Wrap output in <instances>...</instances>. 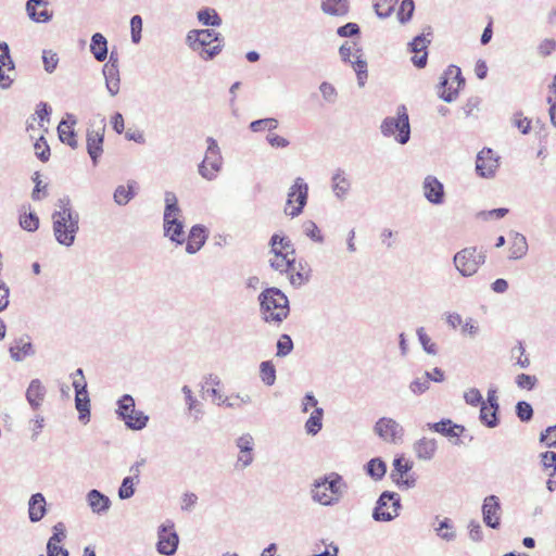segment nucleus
I'll list each match as a JSON object with an SVG mask.
<instances>
[{"label":"nucleus","instance_id":"57","mask_svg":"<svg viewBox=\"0 0 556 556\" xmlns=\"http://www.w3.org/2000/svg\"><path fill=\"white\" fill-rule=\"evenodd\" d=\"M542 466L545 470H552L548 476L553 477L556 473V453L555 452H544L540 455Z\"/></svg>","mask_w":556,"mask_h":556},{"label":"nucleus","instance_id":"9","mask_svg":"<svg viewBox=\"0 0 556 556\" xmlns=\"http://www.w3.org/2000/svg\"><path fill=\"white\" fill-rule=\"evenodd\" d=\"M401 497L397 493L384 491L380 494L372 510V519L378 522H389L399 516Z\"/></svg>","mask_w":556,"mask_h":556},{"label":"nucleus","instance_id":"17","mask_svg":"<svg viewBox=\"0 0 556 556\" xmlns=\"http://www.w3.org/2000/svg\"><path fill=\"white\" fill-rule=\"evenodd\" d=\"M422 194L432 205H442L445 201L444 185L433 175H427L424 178Z\"/></svg>","mask_w":556,"mask_h":556},{"label":"nucleus","instance_id":"60","mask_svg":"<svg viewBox=\"0 0 556 556\" xmlns=\"http://www.w3.org/2000/svg\"><path fill=\"white\" fill-rule=\"evenodd\" d=\"M515 382L518 388L530 391L536 386L538 378L528 374H519L517 375Z\"/></svg>","mask_w":556,"mask_h":556},{"label":"nucleus","instance_id":"58","mask_svg":"<svg viewBox=\"0 0 556 556\" xmlns=\"http://www.w3.org/2000/svg\"><path fill=\"white\" fill-rule=\"evenodd\" d=\"M462 334L471 339L476 338L480 332V327L472 317L466 318L462 325Z\"/></svg>","mask_w":556,"mask_h":556},{"label":"nucleus","instance_id":"44","mask_svg":"<svg viewBox=\"0 0 556 556\" xmlns=\"http://www.w3.org/2000/svg\"><path fill=\"white\" fill-rule=\"evenodd\" d=\"M497 412L494 410V408H490L486 403H482V406L480 408V420L483 425H485L489 428H495L500 420L497 417Z\"/></svg>","mask_w":556,"mask_h":556},{"label":"nucleus","instance_id":"28","mask_svg":"<svg viewBox=\"0 0 556 556\" xmlns=\"http://www.w3.org/2000/svg\"><path fill=\"white\" fill-rule=\"evenodd\" d=\"M207 240V230L202 225H194L191 227L186 244V252L188 254H195L201 250Z\"/></svg>","mask_w":556,"mask_h":556},{"label":"nucleus","instance_id":"15","mask_svg":"<svg viewBox=\"0 0 556 556\" xmlns=\"http://www.w3.org/2000/svg\"><path fill=\"white\" fill-rule=\"evenodd\" d=\"M213 42H223L220 33L214 29H191L186 35V45L192 51H200V48L208 47Z\"/></svg>","mask_w":556,"mask_h":556},{"label":"nucleus","instance_id":"48","mask_svg":"<svg viewBox=\"0 0 556 556\" xmlns=\"http://www.w3.org/2000/svg\"><path fill=\"white\" fill-rule=\"evenodd\" d=\"M303 232L306 237H308L312 241L317 243L324 242V236L317 224L313 220H306L303 223Z\"/></svg>","mask_w":556,"mask_h":556},{"label":"nucleus","instance_id":"32","mask_svg":"<svg viewBox=\"0 0 556 556\" xmlns=\"http://www.w3.org/2000/svg\"><path fill=\"white\" fill-rule=\"evenodd\" d=\"M509 260L522 258L529 249L527 238L520 232L511 231L509 233Z\"/></svg>","mask_w":556,"mask_h":556},{"label":"nucleus","instance_id":"50","mask_svg":"<svg viewBox=\"0 0 556 556\" xmlns=\"http://www.w3.org/2000/svg\"><path fill=\"white\" fill-rule=\"evenodd\" d=\"M278 127V121L274 117H267L262 119H256L251 122L250 129L253 132H260L265 129L267 130H274Z\"/></svg>","mask_w":556,"mask_h":556},{"label":"nucleus","instance_id":"25","mask_svg":"<svg viewBox=\"0 0 556 556\" xmlns=\"http://www.w3.org/2000/svg\"><path fill=\"white\" fill-rule=\"evenodd\" d=\"M428 429L447 438H456L455 444H459V437L466 431L463 425L453 422L451 419H441L438 422L427 424Z\"/></svg>","mask_w":556,"mask_h":556},{"label":"nucleus","instance_id":"21","mask_svg":"<svg viewBox=\"0 0 556 556\" xmlns=\"http://www.w3.org/2000/svg\"><path fill=\"white\" fill-rule=\"evenodd\" d=\"M48 0H27L25 10L33 22L48 23L53 17V13L48 10Z\"/></svg>","mask_w":556,"mask_h":556},{"label":"nucleus","instance_id":"10","mask_svg":"<svg viewBox=\"0 0 556 556\" xmlns=\"http://www.w3.org/2000/svg\"><path fill=\"white\" fill-rule=\"evenodd\" d=\"M464 84L465 78L462 76L460 68L456 65H450L440 78L439 97L445 102H453Z\"/></svg>","mask_w":556,"mask_h":556},{"label":"nucleus","instance_id":"34","mask_svg":"<svg viewBox=\"0 0 556 556\" xmlns=\"http://www.w3.org/2000/svg\"><path fill=\"white\" fill-rule=\"evenodd\" d=\"M350 9L349 0H321L320 10L331 16H344Z\"/></svg>","mask_w":556,"mask_h":556},{"label":"nucleus","instance_id":"40","mask_svg":"<svg viewBox=\"0 0 556 556\" xmlns=\"http://www.w3.org/2000/svg\"><path fill=\"white\" fill-rule=\"evenodd\" d=\"M198 21L204 26L218 27L223 21L215 9L204 8L197 13Z\"/></svg>","mask_w":556,"mask_h":556},{"label":"nucleus","instance_id":"20","mask_svg":"<svg viewBox=\"0 0 556 556\" xmlns=\"http://www.w3.org/2000/svg\"><path fill=\"white\" fill-rule=\"evenodd\" d=\"M103 76L105 78V87L108 92L114 97L119 92V70H118V56L116 53L111 52L109 61L103 66Z\"/></svg>","mask_w":556,"mask_h":556},{"label":"nucleus","instance_id":"31","mask_svg":"<svg viewBox=\"0 0 556 556\" xmlns=\"http://www.w3.org/2000/svg\"><path fill=\"white\" fill-rule=\"evenodd\" d=\"M26 400L31 408L37 409L41 406L45 396L46 388L39 379H33L26 390Z\"/></svg>","mask_w":556,"mask_h":556},{"label":"nucleus","instance_id":"11","mask_svg":"<svg viewBox=\"0 0 556 556\" xmlns=\"http://www.w3.org/2000/svg\"><path fill=\"white\" fill-rule=\"evenodd\" d=\"M206 143L207 149L204 160L199 165V174L207 180H213L222 169L223 157L218 143L214 138L208 137Z\"/></svg>","mask_w":556,"mask_h":556},{"label":"nucleus","instance_id":"12","mask_svg":"<svg viewBox=\"0 0 556 556\" xmlns=\"http://www.w3.org/2000/svg\"><path fill=\"white\" fill-rule=\"evenodd\" d=\"M174 528V522L170 520H166L159 527L156 551L161 555L172 556L177 551L179 536Z\"/></svg>","mask_w":556,"mask_h":556},{"label":"nucleus","instance_id":"45","mask_svg":"<svg viewBox=\"0 0 556 556\" xmlns=\"http://www.w3.org/2000/svg\"><path fill=\"white\" fill-rule=\"evenodd\" d=\"M399 0H374V9L380 18L389 17Z\"/></svg>","mask_w":556,"mask_h":556},{"label":"nucleus","instance_id":"38","mask_svg":"<svg viewBox=\"0 0 556 556\" xmlns=\"http://www.w3.org/2000/svg\"><path fill=\"white\" fill-rule=\"evenodd\" d=\"M435 520L438 521V526L434 527L437 535L446 542L454 541L456 539V531L451 519L444 518L440 520L439 517H435Z\"/></svg>","mask_w":556,"mask_h":556},{"label":"nucleus","instance_id":"1","mask_svg":"<svg viewBox=\"0 0 556 556\" xmlns=\"http://www.w3.org/2000/svg\"><path fill=\"white\" fill-rule=\"evenodd\" d=\"M55 206L51 216L53 236L59 244L72 247L79 230V214L73 208L68 197L60 198Z\"/></svg>","mask_w":556,"mask_h":556},{"label":"nucleus","instance_id":"22","mask_svg":"<svg viewBox=\"0 0 556 556\" xmlns=\"http://www.w3.org/2000/svg\"><path fill=\"white\" fill-rule=\"evenodd\" d=\"M165 210L163 215V230H169L170 225L175 224V222H181L179 219L181 210L178 206V200L174 192L166 191L165 192Z\"/></svg>","mask_w":556,"mask_h":556},{"label":"nucleus","instance_id":"61","mask_svg":"<svg viewBox=\"0 0 556 556\" xmlns=\"http://www.w3.org/2000/svg\"><path fill=\"white\" fill-rule=\"evenodd\" d=\"M141 31H142V18L140 15H134L130 18V33H131V41L134 43H139L141 40Z\"/></svg>","mask_w":556,"mask_h":556},{"label":"nucleus","instance_id":"27","mask_svg":"<svg viewBox=\"0 0 556 556\" xmlns=\"http://www.w3.org/2000/svg\"><path fill=\"white\" fill-rule=\"evenodd\" d=\"M77 124L75 115L67 113L65 118L61 121L58 126L59 138L63 143L68 144L71 148H77V140L75 138L74 126Z\"/></svg>","mask_w":556,"mask_h":556},{"label":"nucleus","instance_id":"53","mask_svg":"<svg viewBox=\"0 0 556 556\" xmlns=\"http://www.w3.org/2000/svg\"><path fill=\"white\" fill-rule=\"evenodd\" d=\"M412 469V464L407 460H404V458L399 457L393 460V470L391 473V478L394 480V478H403L408 473V471Z\"/></svg>","mask_w":556,"mask_h":556},{"label":"nucleus","instance_id":"24","mask_svg":"<svg viewBox=\"0 0 556 556\" xmlns=\"http://www.w3.org/2000/svg\"><path fill=\"white\" fill-rule=\"evenodd\" d=\"M351 187L352 182L346 173L341 168H337L331 176V190L336 199L344 201L350 193Z\"/></svg>","mask_w":556,"mask_h":556},{"label":"nucleus","instance_id":"7","mask_svg":"<svg viewBox=\"0 0 556 556\" xmlns=\"http://www.w3.org/2000/svg\"><path fill=\"white\" fill-rule=\"evenodd\" d=\"M117 415L125 422L126 427L131 430L143 429L148 421L149 416L142 410H137L135 406V400L129 394H124L117 401Z\"/></svg>","mask_w":556,"mask_h":556},{"label":"nucleus","instance_id":"47","mask_svg":"<svg viewBox=\"0 0 556 556\" xmlns=\"http://www.w3.org/2000/svg\"><path fill=\"white\" fill-rule=\"evenodd\" d=\"M352 66L356 73L358 86L364 87L368 77L366 60H364L362 55H357L356 60L352 62Z\"/></svg>","mask_w":556,"mask_h":556},{"label":"nucleus","instance_id":"51","mask_svg":"<svg viewBox=\"0 0 556 556\" xmlns=\"http://www.w3.org/2000/svg\"><path fill=\"white\" fill-rule=\"evenodd\" d=\"M416 333L424 351L430 355H435L438 353L437 344L431 341L430 337L426 333L425 328L419 327Z\"/></svg>","mask_w":556,"mask_h":556},{"label":"nucleus","instance_id":"33","mask_svg":"<svg viewBox=\"0 0 556 556\" xmlns=\"http://www.w3.org/2000/svg\"><path fill=\"white\" fill-rule=\"evenodd\" d=\"M46 498L41 493H35L28 502V517L31 522L40 521L47 513Z\"/></svg>","mask_w":556,"mask_h":556},{"label":"nucleus","instance_id":"62","mask_svg":"<svg viewBox=\"0 0 556 556\" xmlns=\"http://www.w3.org/2000/svg\"><path fill=\"white\" fill-rule=\"evenodd\" d=\"M20 225L27 231H35L39 227V218L35 213H28L21 217Z\"/></svg>","mask_w":556,"mask_h":556},{"label":"nucleus","instance_id":"59","mask_svg":"<svg viewBox=\"0 0 556 556\" xmlns=\"http://www.w3.org/2000/svg\"><path fill=\"white\" fill-rule=\"evenodd\" d=\"M223 42H216L214 46L203 47L200 48V51H197L199 53V56L204 60H213L216 55H218L223 50Z\"/></svg>","mask_w":556,"mask_h":556},{"label":"nucleus","instance_id":"36","mask_svg":"<svg viewBox=\"0 0 556 556\" xmlns=\"http://www.w3.org/2000/svg\"><path fill=\"white\" fill-rule=\"evenodd\" d=\"M90 52L99 62L108 58V40L102 34L96 33L91 36Z\"/></svg>","mask_w":556,"mask_h":556},{"label":"nucleus","instance_id":"2","mask_svg":"<svg viewBox=\"0 0 556 556\" xmlns=\"http://www.w3.org/2000/svg\"><path fill=\"white\" fill-rule=\"evenodd\" d=\"M262 318L269 324H280L289 315V300L278 288L271 287L258 295Z\"/></svg>","mask_w":556,"mask_h":556},{"label":"nucleus","instance_id":"46","mask_svg":"<svg viewBox=\"0 0 556 556\" xmlns=\"http://www.w3.org/2000/svg\"><path fill=\"white\" fill-rule=\"evenodd\" d=\"M164 236L178 245L182 244L186 241L182 222H175L173 226L170 225L168 231L164 230Z\"/></svg>","mask_w":556,"mask_h":556},{"label":"nucleus","instance_id":"49","mask_svg":"<svg viewBox=\"0 0 556 556\" xmlns=\"http://www.w3.org/2000/svg\"><path fill=\"white\" fill-rule=\"evenodd\" d=\"M139 481H136L135 478L125 477L122 481V484L118 489V497L121 500H128L135 494V485L138 484Z\"/></svg>","mask_w":556,"mask_h":556},{"label":"nucleus","instance_id":"4","mask_svg":"<svg viewBox=\"0 0 556 556\" xmlns=\"http://www.w3.org/2000/svg\"><path fill=\"white\" fill-rule=\"evenodd\" d=\"M274 257L269 261L271 268L280 273L288 271L295 264V248L286 236L274 233L269 240Z\"/></svg>","mask_w":556,"mask_h":556},{"label":"nucleus","instance_id":"35","mask_svg":"<svg viewBox=\"0 0 556 556\" xmlns=\"http://www.w3.org/2000/svg\"><path fill=\"white\" fill-rule=\"evenodd\" d=\"M136 185V181L132 180L127 186L121 185L116 187L113 193L114 202L121 206L128 204L137 194Z\"/></svg>","mask_w":556,"mask_h":556},{"label":"nucleus","instance_id":"29","mask_svg":"<svg viewBox=\"0 0 556 556\" xmlns=\"http://www.w3.org/2000/svg\"><path fill=\"white\" fill-rule=\"evenodd\" d=\"M414 452L420 460H431L437 453V440L422 437L414 443Z\"/></svg>","mask_w":556,"mask_h":556},{"label":"nucleus","instance_id":"16","mask_svg":"<svg viewBox=\"0 0 556 556\" xmlns=\"http://www.w3.org/2000/svg\"><path fill=\"white\" fill-rule=\"evenodd\" d=\"M498 156L490 148H483L476 159V172L480 177L492 178L498 168Z\"/></svg>","mask_w":556,"mask_h":556},{"label":"nucleus","instance_id":"64","mask_svg":"<svg viewBox=\"0 0 556 556\" xmlns=\"http://www.w3.org/2000/svg\"><path fill=\"white\" fill-rule=\"evenodd\" d=\"M540 441L544 442L547 447H556V425L547 427L540 435Z\"/></svg>","mask_w":556,"mask_h":556},{"label":"nucleus","instance_id":"63","mask_svg":"<svg viewBox=\"0 0 556 556\" xmlns=\"http://www.w3.org/2000/svg\"><path fill=\"white\" fill-rule=\"evenodd\" d=\"M34 148L36 150L37 157L41 162H47L49 160L50 148L42 136L35 142Z\"/></svg>","mask_w":556,"mask_h":556},{"label":"nucleus","instance_id":"39","mask_svg":"<svg viewBox=\"0 0 556 556\" xmlns=\"http://www.w3.org/2000/svg\"><path fill=\"white\" fill-rule=\"evenodd\" d=\"M323 416L324 409L321 407H316L309 418L305 422V431L307 434L316 435L323 428Z\"/></svg>","mask_w":556,"mask_h":556},{"label":"nucleus","instance_id":"3","mask_svg":"<svg viewBox=\"0 0 556 556\" xmlns=\"http://www.w3.org/2000/svg\"><path fill=\"white\" fill-rule=\"evenodd\" d=\"M345 484L340 475L332 472L323 479L315 480L311 490L314 502L324 506H333L343 496Z\"/></svg>","mask_w":556,"mask_h":556},{"label":"nucleus","instance_id":"18","mask_svg":"<svg viewBox=\"0 0 556 556\" xmlns=\"http://www.w3.org/2000/svg\"><path fill=\"white\" fill-rule=\"evenodd\" d=\"M104 131V119L100 121L97 128L87 130V151L93 165H97L98 159L103 152Z\"/></svg>","mask_w":556,"mask_h":556},{"label":"nucleus","instance_id":"30","mask_svg":"<svg viewBox=\"0 0 556 556\" xmlns=\"http://www.w3.org/2000/svg\"><path fill=\"white\" fill-rule=\"evenodd\" d=\"M87 503L94 514H104L111 507L110 498L101 493L100 491L93 489L90 490L86 495Z\"/></svg>","mask_w":556,"mask_h":556},{"label":"nucleus","instance_id":"43","mask_svg":"<svg viewBox=\"0 0 556 556\" xmlns=\"http://www.w3.org/2000/svg\"><path fill=\"white\" fill-rule=\"evenodd\" d=\"M431 372L426 371L421 377L414 379L409 383V391L414 395H421L430 388Z\"/></svg>","mask_w":556,"mask_h":556},{"label":"nucleus","instance_id":"52","mask_svg":"<svg viewBox=\"0 0 556 556\" xmlns=\"http://www.w3.org/2000/svg\"><path fill=\"white\" fill-rule=\"evenodd\" d=\"M415 11V3L413 0H403L400 4V9L397 11V18L400 23L405 24L407 23Z\"/></svg>","mask_w":556,"mask_h":556},{"label":"nucleus","instance_id":"8","mask_svg":"<svg viewBox=\"0 0 556 556\" xmlns=\"http://www.w3.org/2000/svg\"><path fill=\"white\" fill-rule=\"evenodd\" d=\"M308 199V185L302 177H296L288 190L283 212L291 218L302 214Z\"/></svg>","mask_w":556,"mask_h":556},{"label":"nucleus","instance_id":"6","mask_svg":"<svg viewBox=\"0 0 556 556\" xmlns=\"http://www.w3.org/2000/svg\"><path fill=\"white\" fill-rule=\"evenodd\" d=\"M486 255L476 247L464 248L453 257V264L463 277L473 276L485 263Z\"/></svg>","mask_w":556,"mask_h":556},{"label":"nucleus","instance_id":"14","mask_svg":"<svg viewBox=\"0 0 556 556\" xmlns=\"http://www.w3.org/2000/svg\"><path fill=\"white\" fill-rule=\"evenodd\" d=\"M235 445L239 453L235 463V468L243 470L250 467L254 462L255 440L249 432L240 434L235 440Z\"/></svg>","mask_w":556,"mask_h":556},{"label":"nucleus","instance_id":"19","mask_svg":"<svg viewBox=\"0 0 556 556\" xmlns=\"http://www.w3.org/2000/svg\"><path fill=\"white\" fill-rule=\"evenodd\" d=\"M483 522L492 528L498 529L501 526L502 506L498 496L489 495L483 500L482 504Z\"/></svg>","mask_w":556,"mask_h":556},{"label":"nucleus","instance_id":"54","mask_svg":"<svg viewBox=\"0 0 556 556\" xmlns=\"http://www.w3.org/2000/svg\"><path fill=\"white\" fill-rule=\"evenodd\" d=\"M293 350V341L289 334H281L277 341V352L276 355L278 357H285L289 355Z\"/></svg>","mask_w":556,"mask_h":556},{"label":"nucleus","instance_id":"55","mask_svg":"<svg viewBox=\"0 0 556 556\" xmlns=\"http://www.w3.org/2000/svg\"><path fill=\"white\" fill-rule=\"evenodd\" d=\"M516 415L522 422H528L533 417V408L526 401H519L516 404Z\"/></svg>","mask_w":556,"mask_h":556},{"label":"nucleus","instance_id":"42","mask_svg":"<svg viewBox=\"0 0 556 556\" xmlns=\"http://www.w3.org/2000/svg\"><path fill=\"white\" fill-rule=\"evenodd\" d=\"M366 472L374 480H381L387 472L386 463L380 458H372L366 465Z\"/></svg>","mask_w":556,"mask_h":556},{"label":"nucleus","instance_id":"56","mask_svg":"<svg viewBox=\"0 0 556 556\" xmlns=\"http://www.w3.org/2000/svg\"><path fill=\"white\" fill-rule=\"evenodd\" d=\"M42 62L45 71L49 74L53 73L59 63V56L55 52L51 50H43L42 52Z\"/></svg>","mask_w":556,"mask_h":556},{"label":"nucleus","instance_id":"5","mask_svg":"<svg viewBox=\"0 0 556 556\" xmlns=\"http://www.w3.org/2000/svg\"><path fill=\"white\" fill-rule=\"evenodd\" d=\"M380 129L383 136H394L399 143H407L410 138V126L406 108L404 105L399 106L396 116L384 118Z\"/></svg>","mask_w":556,"mask_h":556},{"label":"nucleus","instance_id":"26","mask_svg":"<svg viewBox=\"0 0 556 556\" xmlns=\"http://www.w3.org/2000/svg\"><path fill=\"white\" fill-rule=\"evenodd\" d=\"M10 356L14 362H22L35 355V349L28 336L15 339L9 348Z\"/></svg>","mask_w":556,"mask_h":556},{"label":"nucleus","instance_id":"13","mask_svg":"<svg viewBox=\"0 0 556 556\" xmlns=\"http://www.w3.org/2000/svg\"><path fill=\"white\" fill-rule=\"evenodd\" d=\"M374 432L382 441L391 444L401 443L404 437V428L390 417L379 418L374 426Z\"/></svg>","mask_w":556,"mask_h":556},{"label":"nucleus","instance_id":"23","mask_svg":"<svg viewBox=\"0 0 556 556\" xmlns=\"http://www.w3.org/2000/svg\"><path fill=\"white\" fill-rule=\"evenodd\" d=\"M429 43V39H426L424 35H418L408 45L409 51L415 53V55L412 58V62L418 68H424L427 65V48Z\"/></svg>","mask_w":556,"mask_h":556},{"label":"nucleus","instance_id":"41","mask_svg":"<svg viewBox=\"0 0 556 556\" xmlns=\"http://www.w3.org/2000/svg\"><path fill=\"white\" fill-rule=\"evenodd\" d=\"M260 378L262 382L271 387L276 382V368L271 361H264L260 364Z\"/></svg>","mask_w":556,"mask_h":556},{"label":"nucleus","instance_id":"37","mask_svg":"<svg viewBox=\"0 0 556 556\" xmlns=\"http://www.w3.org/2000/svg\"><path fill=\"white\" fill-rule=\"evenodd\" d=\"M75 406L79 414V420L84 424L88 422L90 418V400L87 390L86 392L78 391L75 393Z\"/></svg>","mask_w":556,"mask_h":556}]
</instances>
